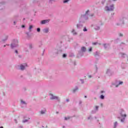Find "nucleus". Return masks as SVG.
<instances>
[{
	"mask_svg": "<svg viewBox=\"0 0 128 128\" xmlns=\"http://www.w3.org/2000/svg\"><path fill=\"white\" fill-rule=\"evenodd\" d=\"M119 114L122 118L120 120V122L124 123L126 122V117L128 116V115L126 113V111L123 109H120L119 111Z\"/></svg>",
	"mask_w": 128,
	"mask_h": 128,
	"instance_id": "f257e3e1",
	"label": "nucleus"
},
{
	"mask_svg": "<svg viewBox=\"0 0 128 128\" xmlns=\"http://www.w3.org/2000/svg\"><path fill=\"white\" fill-rule=\"evenodd\" d=\"M114 10V4H108L104 8V10L106 12H112Z\"/></svg>",
	"mask_w": 128,
	"mask_h": 128,
	"instance_id": "f03ea898",
	"label": "nucleus"
},
{
	"mask_svg": "<svg viewBox=\"0 0 128 128\" xmlns=\"http://www.w3.org/2000/svg\"><path fill=\"white\" fill-rule=\"evenodd\" d=\"M90 13V10H87L86 14L84 15L81 16V20H88V14Z\"/></svg>",
	"mask_w": 128,
	"mask_h": 128,
	"instance_id": "7ed1b4c3",
	"label": "nucleus"
},
{
	"mask_svg": "<svg viewBox=\"0 0 128 128\" xmlns=\"http://www.w3.org/2000/svg\"><path fill=\"white\" fill-rule=\"evenodd\" d=\"M18 41L17 40H14V42L11 44L12 48H14L18 46Z\"/></svg>",
	"mask_w": 128,
	"mask_h": 128,
	"instance_id": "20e7f679",
	"label": "nucleus"
},
{
	"mask_svg": "<svg viewBox=\"0 0 128 128\" xmlns=\"http://www.w3.org/2000/svg\"><path fill=\"white\" fill-rule=\"evenodd\" d=\"M124 24V18H121L120 19L118 20V22L116 24V26H122Z\"/></svg>",
	"mask_w": 128,
	"mask_h": 128,
	"instance_id": "39448f33",
	"label": "nucleus"
},
{
	"mask_svg": "<svg viewBox=\"0 0 128 128\" xmlns=\"http://www.w3.org/2000/svg\"><path fill=\"white\" fill-rule=\"evenodd\" d=\"M50 100H58V102H60V98L56 96H54L52 94H50Z\"/></svg>",
	"mask_w": 128,
	"mask_h": 128,
	"instance_id": "423d86ee",
	"label": "nucleus"
},
{
	"mask_svg": "<svg viewBox=\"0 0 128 128\" xmlns=\"http://www.w3.org/2000/svg\"><path fill=\"white\" fill-rule=\"evenodd\" d=\"M26 66H28V64H24L20 66V68L22 70H24Z\"/></svg>",
	"mask_w": 128,
	"mask_h": 128,
	"instance_id": "0eeeda50",
	"label": "nucleus"
},
{
	"mask_svg": "<svg viewBox=\"0 0 128 128\" xmlns=\"http://www.w3.org/2000/svg\"><path fill=\"white\" fill-rule=\"evenodd\" d=\"M48 22H50V20H42L40 24H48Z\"/></svg>",
	"mask_w": 128,
	"mask_h": 128,
	"instance_id": "6e6552de",
	"label": "nucleus"
},
{
	"mask_svg": "<svg viewBox=\"0 0 128 128\" xmlns=\"http://www.w3.org/2000/svg\"><path fill=\"white\" fill-rule=\"evenodd\" d=\"M76 26H77V28L80 30V29L82 28V26H84V25H82V23L80 22L79 24H76Z\"/></svg>",
	"mask_w": 128,
	"mask_h": 128,
	"instance_id": "1a4fd4ad",
	"label": "nucleus"
},
{
	"mask_svg": "<svg viewBox=\"0 0 128 128\" xmlns=\"http://www.w3.org/2000/svg\"><path fill=\"white\" fill-rule=\"evenodd\" d=\"M54 54H60V52H62V51L60 50H58V49L57 50H56V49H54Z\"/></svg>",
	"mask_w": 128,
	"mask_h": 128,
	"instance_id": "9d476101",
	"label": "nucleus"
},
{
	"mask_svg": "<svg viewBox=\"0 0 128 128\" xmlns=\"http://www.w3.org/2000/svg\"><path fill=\"white\" fill-rule=\"evenodd\" d=\"M119 56H120V58H126V54L120 53L119 54Z\"/></svg>",
	"mask_w": 128,
	"mask_h": 128,
	"instance_id": "9b49d317",
	"label": "nucleus"
},
{
	"mask_svg": "<svg viewBox=\"0 0 128 128\" xmlns=\"http://www.w3.org/2000/svg\"><path fill=\"white\" fill-rule=\"evenodd\" d=\"M72 34L73 36H76L78 34V32H76L74 29L72 30Z\"/></svg>",
	"mask_w": 128,
	"mask_h": 128,
	"instance_id": "f8f14e48",
	"label": "nucleus"
},
{
	"mask_svg": "<svg viewBox=\"0 0 128 128\" xmlns=\"http://www.w3.org/2000/svg\"><path fill=\"white\" fill-rule=\"evenodd\" d=\"M94 56H100V52L96 51V52L93 53Z\"/></svg>",
	"mask_w": 128,
	"mask_h": 128,
	"instance_id": "ddd939ff",
	"label": "nucleus"
},
{
	"mask_svg": "<svg viewBox=\"0 0 128 128\" xmlns=\"http://www.w3.org/2000/svg\"><path fill=\"white\" fill-rule=\"evenodd\" d=\"M43 32H44L45 34H48V28H45L43 29Z\"/></svg>",
	"mask_w": 128,
	"mask_h": 128,
	"instance_id": "4468645a",
	"label": "nucleus"
},
{
	"mask_svg": "<svg viewBox=\"0 0 128 128\" xmlns=\"http://www.w3.org/2000/svg\"><path fill=\"white\" fill-rule=\"evenodd\" d=\"M118 126V122H115L114 124V128H116V127Z\"/></svg>",
	"mask_w": 128,
	"mask_h": 128,
	"instance_id": "2eb2a0df",
	"label": "nucleus"
},
{
	"mask_svg": "<svg viewBox=\"0 0 128 128\" xmlns=\"http://www.w3.org/2000/svg\"><path fill=\"white\" fill-rule=\"evenodd\" d=\"M21 104H22V106H26V102L21 100Z\"/></svg>",
	"mask_w": 128,
	"mask_h": 128,
	"instance_id": "dca6fc26",
	"label": "nucleus"
},
{
	"mask_svg": "<svg viewBox=\"0 0 128 128\" xmlns=\"http://www.w3.org/2000/svg\"><path fill=\"white\" fill-rule=\"evenodd\" d=\"M86 51V47L83 46V47L81 48V52H84Z\"/></svg>",
	"mask_w": 128,
	"mask_h": 128,
	"instance_id": "f3484780",
	"label": "nucleus"
},
{
	"mask_svg": "<svg viewBox=\"0 0 128 128\" xmlns=\"http://www.w3.org/2000/svg\"><path fill=\"white\" fill-rule=\"evenodd\" d=\"M124 84V82L120 81L118 84L116 85V88H118V86L120 84Z\"/></svg>",
	"mask_w": 128,
	"mask_h": 128,
	"instance_id": "a211bd4d",
	"label": "nucleus"
},
{
	"mask_svg": "<svg viewBox=\"0 0 128 128\" xmlns=\"http://www.w3.org/2000/svg\"><path fill=\"white\" fill-rule=\"evenodd\" d=\"M41 114H46V109H44L43 110H41L40 112Z\"/></svg>",
	"mask_w": 128,
	"mask_h": 128,
	"instance_id": "6ab92c4d",
	"label": "nucleus"
},
{
	"mask_svg": "<svg viewBox=\"0 0 128 128\" xmlns=\"http://www.w3.org/2000/svg\"><path fill=\"white\" fill-rule=\"evenodd\" d=\"M94 30H100V28L99 26H95L94 27Z\"/></svg>",
	"mask_w": 128,
	"mask_h": 128,
	"instance_id": "aec40b11",
	"label": "nucleus"
},
{
	"mask_svg": "<svg viewBox=\"0 0 128 128\" xmlns=\"http://www.w3.org/2000/svg\"><path fill=\"white\" fill-rule=\"evenodd\" d=\"M104 48H110V44H104Z\"/></svg>",
	"mask_w": 128,
	"mask_h": 128,
	"instance_id": "412c9836",
	"label": "nucleus"
},
{
	"mask_svg": "<svg viewBox=\"0 0 128 128\" xmlns=\"http://www.w3.org/2000/svg\"><path fill=\"white\" fill-rule=\"evenodd\" d=\"M78 90V87L76 86L75 88L73 90V92H76V90Z\"/></svg>",
	"mask_w": 128,
	"mask_h": 128,
	"instance_id": "4be33fe9",
	"label": "nucleus"
},
{
	"mask_svg": "<svg viewBox=\"0 0 128 128\" xmlns=\"http://www.w3.org/2000/svg\"><path fill=\"white\" fill-rule=\"evenodd\" d=\"M87 120H92V116H90L88 117Z\"/></svg>",
	"mask_w": 128,
	"mask_h": 128,
	"instance_id": "5701e85b",
	"label": "nucleus"
},
{
	"mask_svg": "<svg viewBox=\"0 0 128 128\" xmlns=\"http://www.w3.org/2000/svg\"><path fill=\"white\" fill-rule=\"evenodd\" d=\"M32 28H34L32 25H30V27H29V31L30 32H32Z\"/></svg>",
	"mask_w": 128,
	"mask_h": 128,
	"instance_id": "b1692460",
	"label": "nucleus"
},
{
	"mask_svg": "<svg viewBox=\"0 0 128 128\" xmlns=\"http://www.w3.org/2000/svg\"><path fill=\"white\" fill-rule=\"evenodd\" d=\"M110 69H108L106 72V74H110Z\"/></svg>",
	"mask_w": 128,
	"mask_h": 128,
	"instance_id": "393cba45",
	"label": "nucleus"
},
{
	"mask_svg": "<svg viewBox=\"0 0 128 128\" xmlns=\"http://www.w3.org/2000/svg\"><path fill=\"white\" fill-rule=\"evenodd\" d=\"M70 116H67L64 118L65 120H70Z\"/></svg>",
	"mask_w": 128,
	"mask_h": 128,
	"instance_id": "a878e982",
	"label": "nucleus"
},
{
	"mask_svg": "<svg viewBox=\"0 0 128 128\" xmlns=\"http://www.w3.org/2000/svg\"><path fill=\"white\" fill-rule=\"evenodd\" d=\"M95 110L96 112H98V106H96V107H95Z\"/></svg>",
	"mask_w": 128,
	"mask_h": 128,
	"instance_id": "bb28decb",
	"label": "nucleus"
},
{
	"mask_svg": "<svg viewBox=\"0 0 128 128\" xmlns=\"http://www.w3.org/2000/svg\"><path fill=\"white\" fill-rule=\"evenodd\" d=\"M100 98H101V100H104V95H101L100 96Z\"/></svg>",
	"mask_w": 128,
	"mask_h": 128,
	"instance_id": "cd10ccee",
	"label": "nucleus"
},
{
	"mask_svg": "<svg viewBox=\"0 0 128 128\" xmlns=\"http://www.w3.org/2000/svg\"><path fill=\"white\" fill-rule=\"evenodd\" d=\"M83 31L88 32V29H86V27H84V28L83 29Z\"/></svg>",
	"mask_w": 128,
	"mask_h": 128,
	"instance_id": "c85d7f7f",
	"label": "nucleus"
},
{
	"mask_svg": "<svg viewBox=\"0 0 128 128\" xmlns=\"http://www.w3.org/2000/svg\"><path fill=\"white\" fill-rule=\"evenodd\" d=\"M70 1V0H64V4H66V2H68Z\"/></svg>",
	"mask_w": 128,
	"mask_h": 128,
	"instance_id": "c756f323",
	"label": "nucleus"
},
{
	"mask_svg": "<svg viewBox=\"0 0 128 128\" xmlns=\"http://www.w3.org/2000/svg\"><path fill=\"white\" fill-rule=\"evenodd\" d=\"M96 110L92 111V114H96Z\"/></svg>",
	"mask_w": 128,
	"mask_h": 128,
	"instance_id": "7c9ffc66",
	"label": "nucleus"
},
{
	"mask_svg": "<svg viewBox=\"0 0 128 128\" xmlns=\"http://www.w3.org/2000/svg\"><path fill=\"white\" fill-rule=\"evenodd\" d=\"M37 32H40V28H37Z\"/></svg>",
	"mask_w": 128,
	"mask_h": 128,
	"instance_id": "2f4dec72",
	"label": "nucleus"
},
{
	"mask_svg": "<svg viewBox=\"0 0 128 128\" xmlns=\"http://www.w3.org/2000/svg\"><path fill=\"white\" fill-rule=\"evenodd\" d=\"M8 40V36H6L5 37V39L4 40H3V41L4 42L5 40Z\"/></svg>",
	"mask_w": 128,
	"mask_h": 128,
	"instance_id": "473e14b6",
	"label": "nucleus"
},
{
	"mask_svg": "<svg viewBox=\"0 0 128 128\" xmlns=\"http://www.w3.org/2000/svg\"><path fill=\"white\" fill-rule=\"evenodd\" d=\"M92 48H90L88 50V52H92Z\"/></svg>",
	"mask_w": 128,
	"mask_h": 128,
	"instance_id": "72a5a7b5",
	"label": "nucleus"
},
{
	"mask_svg": "<svg viewBox=\"0 0 128 128\" xmlns=\"http://www.w3.org/2000/svg\"><path fill=\"white\" fill-rule=\"evenodd\" d=\"M62 57H63V58H66V54H64L63 56H62Z\"/></svg>",
	"mask_w": 128,
	"mask_h": 128,
	"instance_id": "f704fd0d",
	"label": "nucleus"
},
{
	"mask_svg": "<svg viewBox=\"0 0 128 128\" xmlns=\"http://www.w3.org/2000/svg\"><path fill=\"white\" fill-rule=\"evenodd\" d=\"M28 120H23V122H28Z\"/></svg>",
	"mask_w": 128,
	"mask_h": 128,
	"instance_id": "c9c22d12",
	"label": "nucleus"
},
{
	"mask_svg": "<svg viewBox=\"0 0 128 128\" xmlns=\"http://www.w3.org/2000/svg\"><path fill=\"white\" fill-rule=\"evenodd\" d=\"M15 52L16 54H18V50H15Z\"/></svg>",
	"mask_w": 128,
	"mask_h": 128,
	"instance_id": "e433bc0d",
	"label": "nucleus"
},
{
	"mask_svg": "<svg viewBox=\"0 0 128 128\" xmlns=\"http://www.w3.org/2000/svg\"><path fill=\"white\" fill-rule=\"evenodd\" d=\"M119 36H122L123 35H122V34H120H120H119Z\"/></svg>",
	"mask_w": 128,
	"mask_h": 128,
	"instance_id": "4c0bfd02",
	"label": "nucleus"
},
{
	"mask_svg": "<svg viewBox=\"0 0 128 128\" xmlns=\"http://www.w3.org/2000/svg\"><path fill=\"white\" fill-rule=\"evenodd\" d=\"M88 76L90 78H92V75H88Z\"/></svg>",
	"mask_w": 128,
	"mask_h": 128,
	"instance_id": "58836bf2",
	"label": "nucleus"
},
{
	"mask_svg": "<svg viewBox=\"0 0 128 128\" xmlns=\"http://www.w3.org/2000/svg\"><path fill=\"white\" fill-rule=\"evenodd\" d=\"M29 47L30 48H32V44H29Z\"/></svg>",
	"mask_w": 128,
	"mask_h": 128,
	"instance_id": "ea45409f",
	"label": "nucleus"
},
{
	"mask_svg": "<svg viewBox=\"0 0 128 128\" xmlns=\"http://www.w3.org/2000/svg\"><path fill=\"white\" fill-rule=\"evenodd\" d=\"M66 102H70V100L66 99Z\"/></svg>",
	"mask_w": 128,
	"mask_h": 128,
	"instance_id": "a19ab883",
	"label": "nucleus"
},
{
	"mask_svg": "<svg viewBox=\"0 0 128 128\" xmlns=\"http://www.w3.org/2000/svg\"><path fill=\"white\" fill-rule=\"evenodd\" d=\"M81 80L82 84H84V80Z\"/></svg>",
	"mask_w": 128,
	"mask_h": 128,
	"instance_id": "79ce46f5",
	"label": "nucleus"
},
{
	"mask_svg": "<svg viewBox=\"0 0 128 128\" xmlns=\"http://www.w3.org/2000/svg\"><path fill=\"white\" fill-rule=\"evenodd\" d=\"M96 42H94V43H93V44H94V46H96Z\"/></svg>",
	"mask_w": 128,
	"mask_h": 128,
	"instance_id": "37998d69",
	"label": "nucleus"
},
{
	"mask_svg": "<svg viewBox=\"0 0 128 128\" xmlns=\"http://www.w3.org/2000/svg\"><path fill=\"white\" fill-rule=\"evenodd\" d=\"M90 16H92V17L94 16V14L90 15Z\"/></svg>",
	"mask_w": 128,
	"mask_h": 128,
	"instance_id": "c03bdc74",
	"label": "nucleus"
},
{
	"mask_svg": "<svg viewBox=\"0 0 128 128\" xmlns=\"http://www.w3.org/2000/svg\"><path fill=\"white\" fill-rule=\"evenodd\" d=\"M22 28H25V26H24V25H22Z\"/></svg>",
	"mask_w": 128,
	"mask_h": 128,
	"instance_id": "a18cd8bd",
	"label": "nucleus"
},
{
	"mask_svg": "<svg viewBox=\"0 0 128 128\" xmlns=\"http://www.w3.org/2000/svg\"><path fill=\"white\" fill-rule=\"evenodd\" d=\"M96 122H98V119H97V120H96Z\"/></svg>",
	"mask_w": 128,
	"mask_h": 128,
	"instance_id": "49530a36",
	"label": "nucleus"
},
{
	"mask_svg": "<svg viewBox=\"0 0 128 128\" xmlns=\"http://www.w3.org/2000/svg\"><path fill=\"white\" fill-rule=\"evenodd\" d=\"M18 58H22V56L21 55H19L18 56Z\"/></svg>",
	"mask_w": 128,
	"mask_h": 128,
	"instance_id": "de8ad7c7",
	"label": "nucleus"
},
{
	"mask_svg": "<svg viewBox=\"0 0 128 128\" xmlns=\"http://www.w3.org/2000/svg\"><path fill=\"white\" fill-rule=\"evenodd\" d=\"M79 104H82V101H80Z\"/></svg>",
	"mask_w": 128,
	"mask_h": 128,
	"instance_id": "09e8293b",
	"label": "nucleus"
},
{
	"mask_svg": "<svg viewBox=\"0 0 128 128\" xmlns=\"http://www.w3.org/2000/svg\"><path fill=\"white\" fill-rule=\"evenodd\" d=\"M101 92L102 94L103 92H104V91H102Z\"/></svg>",
	"mask_w": 128,
	"mask_h": 128,
	"instance_id": "8fccbe9b",
	"label": "nucleus"
},
{
	"mask_svg": "<svg viewBox=\"0 0 128 128\" xmlns=\"http://www.w3.org/2000/svg\"><path fill=\"white\" fill-rule=\"evenodd\" d=\"M52 0H54V2L56 1V0H50V2H52Z\"/></svg>",
	"mask_w": 128,
	"mask_h": 128,
	"instance_id": "3c124183",
	"label": "nucleus"
},
{
	"mask_svg": "<svg viewBox=\"0 0 128 128\" xmlns=\"http://www.w3.org/2000/svg\"><path fill=\"white\" fill-rule=\"evenodd\" d=\"M15 120V122H16V124L18 122H16V120Z\"/></svg>",
	"mask_w": 128,
	"mask_h": 128,
	"instance_id": "603ef678",
	"label": "nucleus"
},
{
	"mask_svg": "<svg viewBox=\"0 0 128 128\" xmlns=\"http://www.w3.org/2000/svg\"><path fill=\"white\" fill-rule=\"evenodd\" d=\"M96 118H97L95 116V117H94V119H95V120H96Z\"/></svg>",
	"mask_w": 128,
	"mask_h": 128,
	"instance_id": "864d4df0",
	"label": "nucleus"
},
{
	"mask_svg": "<svg viewBox=\"0 0 128 128\" xmlns=\"http://www.w3.org/2000/svg\"><path fill=\"white\" fill-rule=\"evenodd\" d=\"M14 22V24H16V22Z\"/></svg>",
	"mask_w": 128,
	"mask_h": 128,
	"instance_id": "5fc2aeb1",
	"label": "nucleus"
},
{
	"mask_svg": "<svg viewBox=\"0 0 128 128\" xmlns=\"http://www.w3.org/2000/svg\"><path fill=\"white\" fill-rule=\"evenodd\" d=\"M0 128H4V127L3 126H0Z\"/></svg>",
	"mask_w": 128,
	"mask_h": 128,
	"instance_id": "6e6d98bb",
	"label": "nucleus"
},
{
	"mask_svg": "<svg viewBox=\"0 0 128 128\" xmlns=\"http://www.w3.org/2000/svg\"><path fill=\"white\" fill-rule=\"evenodd\" d=\"M113 0V2H116V0Z\"/></svg>",
	"mask_w": 128,
	"mask_h": 128,
	"instance_id": "4d7b16f0",
	"label": "nucleus"
},
{
	"mask_svg": "<svg viewBox=\"0 0 128 128\" xmlns=\"http://www.w3.org/2000/svg\"><path fill=\"white\" fill-rule=\"evenodd\" d=\"M84 98H86V96H84Z\"/></svg>",
	"mask_w": 128,
	"mask_h": 128,
	"instance_id": "13d9d810",
	"label": "nucleus"
},
{
	"mask_svg": "<svg viewBox=\"0 0 128 128\" xmlns=\"http://www.w3.org/2000/svg\"><path fill=\"white\" fill-rule=\"evenodd\" d=\"M63 128H66V127L64 126H63Z\"/></svg>",
	"mask_w": 128,
	"mask_h": 128,
	"instance_id": "bf43d9fd",
	"label": "nucleus"
},
{
	"mask_svg": "<svg viewBox=\"0 0 128 128\" xmlns=\"http://www.w3.org/2000/svg\"><path fill=\"white\" fill-rule=\"evenodd\" d=\"M98 124H100V123L98 122Z\"/></svg>",
	"mask_w": 128,
	"mask_h": 128,
	"instance_id": "052dcab7",
	"label": "nucleus"
},
{
	"mask_svg": "<svg viewBox=\"0 0 128 128\" xmlns=\"http://www.w3.org/2000/svg\"><path fill=\"white\" fill-rule=\"evenodd\" d=\"M123 44V46H124V44Z\"/></svg>",
	"mask_w": 128,
	"mask_h": 128,
	"instance_id": "680f3d73",
	"label": "nucleus"
},
{
	"mask_svg": "<svg viewBox=\"0 0 128 128\" xmlns=\"http://www.w3.org/2000/svg\"><path fill=\"white\" fill-rule=\"evenodd\" d=\"M4 46H6V45H4Z\"/></svg>",
	"mask_w": 128,
	"mask_h": 128,
	"instance_id": "e2e57ef3",
	"label": "nucleus"
}]
</instances>
